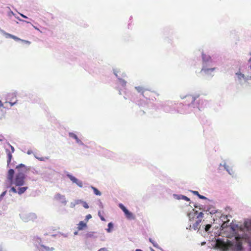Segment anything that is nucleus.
I'll return each mask as SVG.
<instances>
[{
    "instance_id": "nucleus-1",
    "label": "nucleus",
    "mask_w": 251,
    "mask_h": 251,
    "mask_svg": "<svg viewBox=\"0 0 251 251\" xmlns=\"http://www.w3.org/2000/svg\"><path fill=\"white\" fill-rule=\"evenodd\" d=\"M18 173L14 177V171L10 169L8 171L7 179L10 185L14 184L16 186H23L25 182V173L26 171V167L25 165L20 164L16 167Z\"/></svg>"
},
{
    "instance_id": "nucleus-2",
    "label": "nucleus",
    "mask_w": 251,
    "mask_h": 251,
    "mask_svg": "<svg viewBox=\"0 0 251 251\" xmlns=\"http://www.w3.org/2000/svg\"><path fill=\"white\" fill-rule=\"evenodd\" d=\"M236 244L234 245L231 241L227 239L226 242L221 239L216 240L215 247L221 250L222 251H227L229 248H232L236 251H241L243 249L242 238L240 236L235 238Z\"/></svg>"
},
{
    "instance_id": "nucleus-3",
    "label": "nucleus",
    "mask_w": 251,
    "mask_h": 251,
    "mask_svg": "<svg viewBox=\"0 0 251 251\" xmlns=\"http://www.w3.org/2000/svg\"><path fill=\"white\" fill-rule=\"evenodd\" d=\"M1 31L3 34V35H5L6 38H10L13 39L14 40H15L16 41H22V42L25 43L27 44H30V42L28 41L21 39L13 35H12L8 33H6V32L4 31L3 30H1Z\"/></svg>"
},
{
    "instance_id": "nucleus-4",
    "label": "nucleus",
    "mask_w": 251,
    "mask_h": 251,
    "mask_svg": "<svg viewBox=\"0 0 251 251\" xmlns=\"http://www.w3.org/2000/svg\"><path fill=\"white\" fill-rule=\"evenodd\" d=\"M119 207L123 211L128 219H134L135 218L133 214L129 212L123 204H119Z\"/></svg>"
},
{
    "instance_id": "nucleus-5",
    "label": "nucleus",
    "mask_w": 251,
    "mask_h": 251,
    "mask_svg": "<svg viewBox=\"0 0 251 251\" xmlns=\"http://www.w3.org/2000/svg\"><path fill=\"white\" fill-rule=\"evenodd\" d=\"M203 215L204 214L202 212H201L199 213L197 216L198 220L193 225V227L194 229L197 230L199 229L200 224L201 222L202 219L203 217Z\"/></svg>"
},
{
    "instance_id": "nucleus-6",
    "label": "nucleus",
    "mask_w": 251,
    "mask_h": 251,
    "mask_svg": "<svg viewBox=\"0 0 251 251\" xmlns=\"http://www.w3.org/2000/svg\"><path fill=\"white\" fill-rule=\"evenodd\" d=\"M216 69V68H207L206 65H205L204 64H203L201 72H203L206 75H210L211 74V72H213Z\"/></svg>"
},
{
    "instance_id": "nucleus-7",
    "label": "nucleus",
    "mask_w": 251,
    "mask_h": 251,
    "mask_svg": "<svg viewBox=\"0 0 251 251\" xmlns=\"http://www.w3.org/2000/svg\"><path fill=\"white\" fill-rule=\"evenodd\" d=\"M199 97V96L187 95L185 97L186 100L190 101L188 104H193L195 100Z\"/></svg>"
},
{
    "instance_id": "nucleus-8",
    "label": "nucleus",
    "mask_w": 251,
    "mask_h": 251,
    "mask_svg": "<svg viewBox=\"0 0 251 251\" xmlns=\"http://www.w3.org/2000/svg\"><path fill=\"white\" fill-rule=\"evenodd\" d=\"M55 199L63 203L66 204L67 202L65 196L60 194H56L55 196Z\"/></svg>"
},
{
    "instance_id": "nucleus-9",
    "label": "nucleus",
    "mask_w": 251,
    "mask_h": 251,
    "mask_svg": "<svg viewBox=\"0 0 251 251\" xmlns=\"http://www.w3.org/2000/svg\"><path fill=\"white\" fill-rule=\"evenodd\" d=\"M87 226L86 223L83 221H80L78 224L77 228L78 230H81Z\"/></svg>"
},
{
    "instance_id": "nucleus-10",
    "label": "nucleus",
    "mask_w": 251,
    "mask_h": 251,
    "mask_svg": "<svg viewBox=\"0 0 251 251\" xmlns=\"http://www.w3.org/2000/svg\"><path fill=\"white\" fill-rule=\"evenodd\" d=\"M28 189V187L25 186L22 187H20L18 189V193L19 195H21L24 193Z\"/></svg>"
},
{
    "instance_id": "nucleus-11",
    "label": "nucleus",
    "mask_w": 251,
    "mask_h": 251,
    "mask_svg": "<svg viewBox=\"0 0 251 251\" xmlns=\"http://www.w3.org/2000/svg\"><path fill=\"white\" fill-rule=\"evenodd\" d=\"M192 192L194 195L198 196V197L201 199H202V200L207 199V198L205 196L200 195L198 191H192Z\"/></svg>"
},
{
    "instance_id": "nucleus-12",
    "label": "nucleus",
    "mask_w": 251,
    "mask_h": 251,
    "mask_svg": "<svg viewBox=\"0 0 251 251\" xmlns=\"http://www.w3.org/2000/svg\"><path fill=\"white\" fill-rule=\"evenodd\" d=\"M136 90L139 92L141 93L144 96V93L145 91V89L140 86H137L135 87Z\"/></svg>"
},
{
    "instance_id": "nucleus-13",
    "label": "nucleus",
    "mask_w": 251,
    "mask_h": 251,
    "mask_svg": "<svg viewBox=\"0 0 251 251\" xmlns=\"http://www.w3.org/2000/svg\"><path fill=\"white\" fill-rule=\"evenodd\" d=\"M6 151L7 152V158H8V159H7V164H8V165H9V163L11 162V159H12V154L9 151L7 150Z\"/></svg>"
},
{
    "instance_id": "nucleus-14",
    "label": "nucleus",
    "mask_w": 251,
    "mask_h": 251,
    "mask_svg": "<svg viewBox=\"0 0 251 251\" xmlns=\"http://www.w3.org/2000/svg\"><path fill=\"white\" fill-rule=\"evenodd\" d=\"M202 58L204 62L208 61L211 59V57L209 56H207L204 53L202 54Z\"/></svg>"
},
{
    "instance_id": "nucleus-15",
    "label": "nucleus",
    "mask_w": 251,
    "mask_h": 251,
    "mask_svg": "<svg viewBox=\"0 0 251 251\" xmlns=\"http://www.w3.org/2000/svg\"><path fill=\"white\" fill-rule=\"evenodd\" d=\"M67 176L74 183H75L77 181V179L71 175H68Z\"/></svg>"
},
{
    "instance_id": "nucleus-16",
    "label": "nucleus",
    "mask_w": 251,
    "mask_h": 251,
    "mask_svg": "<svg viewBox=\"0 0 251 251\" xmlns=\"http://www.w3.org/2000/svg\"><path fill=\"white\" fill-rule=\"evenodd\" d=\"M92 188L94 192L95 195H96L97 196H100L101 195V193L100 192V191L98 189H97L96 188L92 186Z\"/></svg>"
},
{
    "instance_id": "nucleus-17",
    "label": "nucleus",
    "mask_w": 251,
    "mask_h": 251,
    "mask_svg": "<svg viewBox=\"0 0 251 251\" xmlns=\"http://www.w3.org/2000/svg\"><path fill=\"white\" fill-rule=\"evenodd\" d=\"M79 187H82L83 186V183L81 181H80L77 179V181L75 182V183Z\"/></svg>"
},
{
    "instance_id": "nucleus-18",
    "label": "nucleus",
    "mask_w": 251,
    "mask_h": 251,
    "mask_svg": "<svg viewBox=\"0 0 251 251\" xmlns=\"http://www.w3.org/2000/svg\"><path fill=\"white\" fill-rule=\"evenodd\" d=\"M69 135H70V137H72L75 138L76 140H78V137L75 134H74L73 133H70Z\"/></svg>"
},
{
    "instance_id": "nucleus-19",
    "label": "nucleus",
    "mask_w": 251,
    "mask_h": 251,
    "mask_svg": "<svg viewBox=\"0 0 251 251\" xmlns=\"http://www.w3.org/2000/svg\"><path fill=\"white\" fill-rule=\"evenodd\" d=\"M38 159L40 161H45L46 160H48L49 159V157H39V158H38Z\"/></svg>"
},
{
    "instance_id": "nucleus-20",
    "label": "nucleus",
    "mask_w": 251,
    "mask_h": 251,
    "mask_svg": "<svg viewBox=\"0 0 251 251\" xmlns=\"http://www.w3.org/2000/svg\"><path fill=\"white\" fill-rule=\"evenodd\" d=\"M108 226L109 228L107 229V231L109 232H110V228H113V224H112V223H109L108 225Z\"/></svg>"
},
{
    "instance_id": "nucleus-21",
    "label": "nucleus",
    "mask_w": 251,
    "mask_h": 251,
    "mask_svg": "<svg viewBox=\"0 0 251 251\" xmlns=\"http://www.w3.org/2000/svg\"><path fill=\"white\" fill-rule=\"evenodd\" d=\"M211 226L210 224L206 225L205 227V230L206 231H208L209 229L211 228Z\"/></svg>"
},
{
    "instance_id": "nucleus-22",
    "label": "nucleus",
    "mask_w": 251,
    "mask_h": 251,
    "mask_svg": "<svg viewBox=\"0 0 251 251\" xmlns=\"http://www.w3.org/2000/svg\"><path fill=\"white\" fill-rule=\"evenodd\" d=\"M10 191L14 193H18V191H17V190L16 189V188L14 187H11Z\"/></svg>"
},
{
    "instance_id": "nucleus-23",
    "label": "nucleus",
    "mask_w": 251,
    "mask_h": 251,
    "mask_svg": "<svg viewBox=\"0 0 251 251\" xmlns=\"http://www.w3.org/2000/svg\"><path fill=\"white\" fill-rule=\"evenodd\" d=\"M181 197H182V199L187 201H190V199L187 197L186 196H181Z\"/></svg>"
},
{
    "instance_id": "nucleus-24",
    "label": "nucleus",
    "mask_w": 251,
    "mask_h": 251,
    "mask_svg": "<svg viewBox=\"0 0 251 251\" xmlns=\"http://www.w3.org/2000/svg\"><path fill=\"white\" fill-rule=\"evenodd\" d=\"M92 218V216L91 214H88L86 216V218H85V220L86 221V222L90 219Z\"/></svg>"
},
{
    "instance_id": "nucleus-25",
    "label": "nucleus",
    "mask_w": 251,
    "mask_h": 251,
    "mask_svg": "<svg viewBox=\"0 0 251 251\" xmlns=\"http://www.w3.org/2000/svg\"><path fill=\"white\" fill-rule=\"evenodd\" d=\"M6 191H5L1 194V195H0V201L1 200L2 197L6 194Z\"/></svg>"
},
{
    "instance_id": "nucleus-26",
    "label": "nucleus",
    "mask_w": 251,
    "mask_h": 251,
    "mask_svg": "<svg viewBox=\"0 0 251 251\" xmlns=\"http://www.w3.org/2000/svg\"><path fill=\"white\" fill-rule=\"evenodd\" d=\"M83 206L85 208H88L89 206L86 202H83Z\"/></svg>"
},
{
    "instance_id": "nucleus-27",
    "label": "nucleus",
    "mask_w": 251,
    "mask_h": 251,
    "mask_svg": "<svg viewBox=\"0 0 251 251\" xmlns=\"http://www.w3.org/2000/svg\"><path fill=\"white\" fill-rule=\"evenodd\" d=\"M99 215L100 217V218L101 221H105L104 218L103 216H101L100 215V212H99Z\"/></svg>"
},
{
    "instance_id": "nucleus-28",
    "label": "nucleus",
    "mask_w": 251,
    "mask_h": 251,
    "mask_svg": "<svg viewBox=\"0 0 251 251\" xmlns=\"http://www.w3.org/2000/svg\"><path fill=\"white\" fill-rule=\"evenodd\" d=\"M106 251V250L105 248H101L98 251Z\"/></svg>"
},
{
    "instance_id": "nucleus-29",
    "label": "nucleus",
    "mask_w": 251,
    "mask_h": 251,
    "mask_svg": "<svg viewBox=\"0 0 251 251\" xmlns=\"http://www.w3.org/2000/svg\"><path fill=\"white\" fill-rule=\"evenodd\" d=\"M237 75H240V76L242 77H244V74H242L241 73H239V74H237Z\"/></svg>"
},
{
    "instance_id": "nucleus-30",
    "label": "nucleus",
    "mask_w": 251,
    "mask_h": 251,
    "mask_svg": "<svg viewBox=\"0 0 251 251\" xmlns=\"http://www.w3.org/2000/svg\"><path fill=\"white\" fill-rule=\"evenodd\" d=\"M149 240H150V241L151 242V243L153 244V246H154V247H156V245H155V244L153 242L151 238H150V239H149Z\"/></svg>"
},
{
    "instance_id": "nucleus-31",
    "label": "nucleus",
    "mask_w": 251,
    "mask_h": 251,
    "mask_svg": "<svg viewBox=\"0 0 251 251\" xmlns=\"http://www.w3.org/2000/svg\"><path fill=\"white\" fill-rule=\"evenodd\" d=\"M3 106V103L1 100H0V107Z\"/></svg>"
},
{
    "instance_id": "nucleus-32",
    "label": "nucleus",
    "mask_w": 251,
    "mask_h": 251,
    "mask_svg": "<svg viewBox=\"0 0 251 251\" xmlns=\"http://www.w3.org/2000/svg\"><path fill=\"white\" fill-rule=\"evenodd\" d=\"M11 148V150H12V152H14V148L12 146H10Z\"/></svg>"
},
{
    "instance_id": "nucleus-33",
    "label": "nucleus",
    "mask_w": 251,
    "mask_h": 251,
    "mask_svg": "<svg viewBox=\"0 0 251 251\" xmlns=\"http://www.w3.org/2000/svg\"><path fill=\"white\" fill-rule=\"evenodd\" d=\"M21 16H22L23 17L25 18H27V17L24 15L23 14H21Z\"/></svg>"
},
{
    "instance_id": "nucleus-34",
    "label": "nucleus",
    "mask_w": 251,
    "mask_h": 251,
    "mask_svg": "<svg viewBox=\"0 0 251 251\" xmlns=\"http://www.w3.org/2000/svg\"><path fill=\"white\" fill-rule=\"evenodd\" d=\"M135 251H143L140 249H136Z\"/></svg>"
},
{
    "instance_id": "nucleus-35",
    "label": "nucleus",
    "mask_w": 251,
    "mask_h": 251,
    "mask_svg": "<svg viewBox=\"0 0 251 251\" xmlns=\"http://www.w3.org/2000/svg\"><path fill=\"white\" fill-rule=\"evenodd\" d=\"M79 202H81V201H77L76 202V203L78 204Z\"/></svg>"
},
{
    "instance_id": "nucleus-36",
    "label": "nucleus",
    "mask_w": 251,
    "mask_h": 251,
    "mask_svg": "<svg viewBox=\"0 0 251 251\" xmlns=\"http://www.w3.org/2000/svg\"><path fill=\"white\" fill-rule=\"evenodd\" d=\"M43 246V247L44 248H45V249L47 250V248H46V247H45L44 246Z\"/></svg>"
},
{
    "instance_id": "nucleus-37",
    "label": "nucleus",
    "mask_w": 251,
    "mask_h": 251,
    "mask_svg": "<svg viewBox=\"0 0 251 251\" xmlns=\"http://www.w3.org/2000/svg\"><path fill=\"white\" fill-rule=\"evenodd\" d=\"M115 75H116V76H118V75L117 74L115 73Z\"/></svg>"
},
{
    "instance_id": "nucleus-38",
    "label": "nucleus",
    "mask_w": 251,
    "mask_h": 251,
    "mask_svg": "<svg viewBox=\"0 0 251 251\" xmlns=\"http://www.w3.org/2000/svg\"><path fill=\"white\" fill-rule=\"evenodd\" d=\"M0 141H2V140H1V139H0Z\"/></svg>"
}]
</instances>
